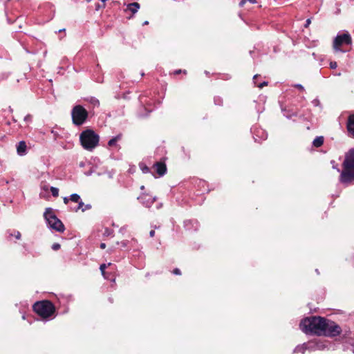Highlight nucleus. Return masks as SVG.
<instances>
[{
  "label": "nucleus",
  "mask_w": 354,
  "mask_h": 354,
  "mask_svg": "<svg viewBox=\"0 0 354 354\" xmlns=\"http://www.w3.org/2000/svg\"><path fill=\"white\" fill-rule=\"evenodd\" d=\"M326 318L320 316H310L301 319L299 327L306 334L322 335Z\"/></svg>",
  "instance_id": "obj_1"
},
{
  "label": "nucleus",
  "mask_w": 354,
  "mask_h": 354,
  "mask_svg": "<svg viewBox=\"0 0 354 354\" xmlns=\"http://www.w3.org/2000/svg\"><path fill=\"white\" fill-rule=\"evenodd\" d=\"M339 180L345 186L354 182V148L351 149L345 155Z\"/></svg>",
  "instance_id": "obj_2"
},
{
  "label": "nucleus",
  "mask_w": 354,
  "mask_h": 354,
  "mask_svg": "<svg viewBox=\"0 0 354 354\" xmlns=\"http://www.w3.org/2000/svg\"><path fill=\"white\" fill-rule=\"evenodd\" d=\"M32 309L43 319H48L55 313V307L49 300L36 301L32 306Z\"/></svg>",
  "instance_id": "obj_3"
},
{
  "label": "nucleus",
  "mask_w": 354,
  "mask_h": 354,
  "mask_svg": "<svg viewBox=\"0 0 354 354\" xmlns=\"http://www.w3.org/2000/svg\"><path fill=\"white\" fill-rule=\"evenodd\" d=\"M99 140V136L91 129L83 131L80 136L81 145L85 149L89 151L97 146Z\"/></svg>",
  "instance_id": "obj_4"
},
{
  "label": "nucleus",
  "mask_w": 354,
  "mask_h": 354,
  "mask_svg": "<svg viewBox=\"0 0 354 354\" xmlns=\"http://www.w3.org/2000/svg\"><path fill=\"white\" fill-rule=\"evenodd\" d=\"M44 217L50 228L59 232H63L65 230L64 225L53 212V209L50 207L46 209Z\"/></svg>",
  "instance_id": "obj_5"
},
{
  "label": "nucleus",
  "mask_w": 354,
  "mask_h": 354,
  "mask_svg": "<svg viewBox=\"0 0 354 354\" xmlns=\"http://www.w3.org/2000/svg\"><path fill=\"white\" fill-rule=\"evenodd\" d=\"M88 117V111L82 105H75L71 110L72 122L75 126L84 124Z\"/></svg>",
  "instance_id": "obj_6"
},
{
  "label": "nucleus",
  "mask_w": 354,
  "mask_h": 354,
  "mask_svg": "<svg viewBox=\"0 0 354 354\" xmlns=\"http://www.w3.org/2000/svg\"><path fill=\"white\" fill-rule=\"evenodd\" d=\"M342 333L341 327L335 322L326 318L325 326L322 335L334 337Z\"/></svg>",
  "instance_id": "obj_7"
},
{
  "label": "nucleus",
  "mask_w": 354,
  "mask_h": 354,
  "mask_svg": "<svg viewBox=\"0 0 354 354\" xmlns=\"http://www.w3.org/2000/svg\"><path fill=\"white\" fill-rule=\"evenodd\" d=\"M189 183L195 189L196 195H202L209 191L207 183L202 179L193 178Z\"/></svg>",
  "instance_id": "obj_8"
},
{
  "label": "nucleus",
  "mask_w": 354,
  "mask_h": 354,
  "mask_svg": "<svg viewBox=\"0 0 354 354\" xmlns=\"http://www.w3.org/2000/svg\"><path fill=\"white\" fill-rule=\"evenodd\" d=\"M352 43L351 35L348 32L338 34L333 41V48L335 50H340V46L343 44L349 45Z\"/></svg>",
  "instance_id": "obj_9"
},
{
  "label": "nucleus",
  "mask_w": 354,
  "mask_h": 354,
  "mask_svg": "<svg viewBox=\"0 0 354 354\" xmlns=\"http://www.w3.org/2000/svg\"><path fill=\"white\" fill-rule=\"evenodd\" d=\"M166 159V157H162L153 165L152 169H154V172H152V174L153 176H155L156 173L159 177H161L167 173Z\"/></svg>",
  "instance_id": "obj_10"
},
{
  "label": "nucleus",
  "mask_w": 354,
  "mask_h": 354,
  "mask_svg": "<svg viewBox=\"0 0 354 354\" xmlns=\"http://www.w3.org/2000/svg\"><path fill=\"white\" fill-rule=\"evenodd\" d=\"M251 133L253 135V138L255 142H260L261 140H265L268 138L266 131L261 127L253 126L251 128Z\"/></svg>",
  "instance_id": "obj_11"
},
{
  "label": "nucleus",
  "mask_w": 354,
  "mask_h": 354,
  "mask_svg": "<svg viewBox=\"0 0 354 354\" xmlns=\"http://www.w3.org/2000/svg\"><path fill=\"white\" fill-rule=\"evenodd\" d=\"M184 227L187 231L195 232L198 230L199 224L196 220L190 219L184 222Z\"/></svg>",
  "instance_id": "obj_12"
},
{
  "label": "nucleus",
  "mask_w": 354,
  "mask_h": 354,
  "mask_svg": "<svg viewBox=\"0 0 354 354\" xmlns=\"http://www.w3.org/2000/svg\"><path fill=\"white\" fill-rule=\"evenodd\" d=\"M346 129L350 137L354 138V113L348 117Z\"/></svg>",
  "instance_id": "obj_13"
},
{
  "label": "nucleus",
  "mask_w": 354,
  "mask_h": 354,
  "mask_svg": "<svg viewBox=\"0 0 354 354\" xmlns=\"http://www.w3.org/2000/svg\"><path fill=\"white\" fill-rule=\"evenodd\" d=\"M305 346H306V350L310 351L322 350L324 348V344L322 343L313 341L305 343Z\"/></svg>",
  "instance_id": "obj_14"
},
{
  "label": "nucleus",
  "mask_w": 354,
  "mask_h": 354,
  "mask_svg": "<svg viewBox=\"0 0 354 354\" xmlns=\"http://www.w3.org/2000/svg\"><path fill=\"white\" fill-rule=\"evenodd\" d=\"M138 200L140 201L145 206L150 207L154 202V198H152L150 196L147 194H142L139 197H138Z\"/></svg>",
  "instance_id": "obj_15"
},
{
  "label": "nucleus",
  "mask_w": 354,
  "mask_h": 354,
  "mask_svg": "<svg viewBox=\"0 0 354 354\" xmlns=\"http://www.w3.org/2000/svg\"><path fill=\"white\" fill-rule=\"evenodd\" d=\"M17 154L22 156L27 153V145L25 141H20L17 145Z\"/></svg>",
  "instance_id": "obj_16"
},
{
  "label": "nucleus",
  "mask_w": 354,
  "mask_h": 354,
  "mask_svg": "<svg viewBox=\"0 0 354 354\" xmlns=\"http://www.w3.org/2000/svg\"><path fill=\"white\" fill-rule=\"evenodd\" d=\"M122 134L119 133L118 135L113 137L108 142V146L110 147H113L117 145V142L120 140L122 139Z\"/></svg>",
  "instance_id": "obj_17"
},
{
  "label": "nucleus",
  "mask_w": 354,
  "mask_h": 354,
  "mask_svg": "<svg viewBox=\"0 0 354 354\" xmlns=\"http://www.w3.org/2000/svg\"><path fill=\"white\" fill-rule=\"evenodd\" d=\"M7 234H8L7 239L9 241H11L12 237L13 236L15 237L16 239H20L21 238V233L19 231L14 230L13 232H12L10 230H8L7 232Z\"/></svg>",
  "instance_id": "obj_18"
},
{
  "label": "nucleus",
  "mask_w": 354,
  "mask_h": 354,
  "mask_svg": "<svg viewBox=\"0 0 354 354\" xmlns=\"http://www.w3.org/2000/svg\"><path fill=\"white\" fill-rule=\"evenodd\" d=\"M127 8L133 14H135L140 8V4L137 2L131 3L127 6Z\"/></svg>",
  "instance_id": "obj_19"
},
{
  "label": "nucleus",
  "mask_w": 354,
  "mask_h": 354,
  "mask_svg": "<svg viewBox=\"0 0 354 354\" xmlns=\"http://www.w3.org/2000/svg\"><path fill=\"white\" fill-rule=\"evenodd\" d=\"M324 138L323 136H317L313 141V145L315 147H319L324 144Z\"/></svg>",
  "instance_id": "obj_20"
},
{
  "label": "nucleus",
  "mask_w": 354,
  "mask_h": 354,
  "mask_svg": "<svg viewBox=\"0 0 354 354\" xmlns=\"http://www.w3.org/2000/svg\"><path fill=\"white\" fill-rule=\"evenodd\" d=\"M139 168L140 169L143 174H148L151 172L150 168L144 162L139 163Z\"/></svg>",
  "instance_id": "obj_21"
},
{
  "label": "nucleus",
  "mask_w": 354,
  "mask_h": 354,
  "mask_svg": "<svg viewBox=\"0 0 354 354\" xmlns=\"http://www.w3.org/2000/svg\"><path fill=\"white\" fill-rule=\"evenodd\" d=\"M281 111L283 113V115L286 116L287 118H290L292 116H296L297 114L296 112L287 111L286 109H283L281 107Z\"/></svg>",
  "instance_id": "obj_22"
},
{
  "label": "nucleus",
  "mask_w": 354,
  "mask_h": 354,
  "mask_svg": "<svg viewBox=\"0 0 354 354\" xmlns=\"http://www.w3.org/2000/svg\"><path fill=\"white\" fill-rule=\"evenodd\" d=\"M306 351V346H305V343H304L301 345L297 346L294 349V353H301L304 354Z\"/></svg>",
  "instance_id": "obj_23"
},
{
  "label": "nucleus",
  "mask_w": 354,
  "mask_h": 354,
  "mask_svg": "<svg viewBox=\"0 0 354 354\" xmlns=\"http://www.w3.org/2000/svg\"><path fill=\"white\" fill-rule=\"evenodd\" d=\"M106 268V265L105 263H102L100 266V270L101 271L102 274L105 279H111L109 276H107L106 272H105V269Z\"/></svg>",
  "instance_id": "obj_24"
},
{
  "label": "nucleus",
  "mask_w": 354,
  "mask_h": 354,
  "mask_svg": "<svg viewBox=\"0 0 354 354\" xmlns=\"http://www.w3.org/2000/svg\"><path fill=\"white\" fill-rule=\"evenodd\" d=\"M70 200L74 203H77L81 200V198L79 194H73L70 196Z\"/></svg>",
  "instance_id": "obj_25"
},
{
  "label": "nucleus",
  "mask_w": 354,
  "mask_h": 354,
  "mask_svg": "<svg viewBox=\"0 0 354 354\" xmlns=\"http://www.w3.org/2000/svg\"><path fill=\"white\" fill-rule=\"evenodd\" d=\"M77 203H78L77 207L72 209V211L77 212H78V210H80V209L82 210V208H84V203L82 202V200H80Z\"/></svg>",
  "instance_id": "obj_26"
},
{
  "label": "nucleus",
  "mask_w": 354,
  "mask_h": 354,
  "mask_svg": "<svg viewBox=\"0 0 354 354\" xmlns=\"http://www.w3.org/2000/svg\"><path fill=\"white\" fill-rule=\"evenodd\" d=\"M214 102L216 105L221 106L223 104V99L219 96H216L214 98Z\"/></svg>",
  "instance_id": "obj_27"
},
{
  "label": "nucleus",
  "mask_w": 354,
  "mask_h": 354,
  "mask_svg": "<svg viewBox=\"0 0 354 354\" xmlns=\"http://www.w3.org/2000/svg\"><path fill=\"white\" fill-rule=\"evenodd\" d=\"M50 192L52 193V195L54 197H57L59 196V189H58V188L55 187H50Z\"/></svg>",
  "instance_id": "obj_28"
},
{
  "label": "nucleus",
  "mask_w": 354,
  "mask_h": 354,
  "mask_svg": "<svg viewBox=\"0 0 354 354\" xmlns=\"http://www.w3.org/2000/svg\"><path fill=\"white\" fill-rule=\"evenodd\" d=\"M312 104H313V106H319L320 107L321 109H322V104H321V102L319 101V100L318 98H315L314 99L313 101H312Z\"/></svg>",
  "instance_id": "obj_29"
},
{
  "label": "nucleus",
  "mask_w": 354,
  "mask_h": 354,
  "mask_svg": "<svg viewBox=\"0 0 354 354\" xmlns=\"http://www.w3.org/2000/svg\"><path fill=\"white\" fill-rule=\"evenodd\" d=\"M128 243H129V241H127V240H124V241H122L121 242H117V244L120 245L123 248H127L128 245Z\"/></svg>",
  "instance_id": "obj_30"
},
{
  "label": "nucleus",
  "mask_w": 354,
  "mask_h": 354,
  "mask_svg": "<svg viewBox=\"0 0 354 354\" xmlns=\"http://www.w3.org/2000/svg\"><path fill=\"white\" fill-rule=\"evenodd\" d=\"M247 1H249L250 3L254 4V3H257V1L256 0H241V2L239 3V6L241 7L243 6V5L245 3V2Z\"/></svg>",
  "instance_id": "obj_31"
},
{
  "label": "nucleus",
  "mask_w": 354,
  "mask_h": 354,
  "mask_svg": "<svg viewBox=\"0 0 354 354\" xmlns=\"http://www.w3.org/2000/svg\"><path fill=\"white\" fill-rule=\"evenodd\" d=\"M90 102L93 105V106H99L100 105V102L97 99L95 98V97H92L90 100Z\"/></svg>",
  "instance_id": "obj_32"
},
{
  "label": "nucleus",
  "mask_w": 354,
  "mask_h": 354,
  "mask_svg": "<svg viewBox=\"0 0 354 354\" xmlns=\"http://www.w3.org/2000/svg\"><path fill=\"white\" fill-rule=\"evenodd\" d=\"M60 244L57 243H55L52 245V247L51 248L53 250H58L59 248H60Z\"/></svg>",
  "instance_id": "obj_33"
},
{
  "label": "nucleus",
  "mask_w": 354,
  "mask_h": 354,
  "mask_svg": "<svg viewBox=\"0 0 354 354\" xmlns=\"http://www.w3.org/2000/svg\"><path fill=\"white\" fill-rule=\"evenodd\" d=\"M186 183L185 182H182L178 183V189H180V192H182V189H185Z\"/></svg>",
  "instance_id": "obj_34"
},
{
  "label": "nucleus",
  "mask_w": 354,
  "mask_h": 354,
  "mask_svg": "<svg viewBox=\"0 0 354 354\" xmlns=\"http://www.w3.org/2000/svg\"><path fill=\"white\" fill-rule=\"evenodd\" d=\"M105 8V3H102V5L100 3H97L95 5V10H97V11H98L101 8Z\"/></svg>",
  "instance_id": "obj_35"
},
{
  "label": "nucleus",
  "mask_w": 354,
  "mask_h": 354,
  "mask_svg": "<svg viewBox=\"0 0 354 354\" xmlns=\"http://www.w3.org/2000/svg\"><path fill=\"white\" fill-rule=\"evenodd\" d=\"M111 233H112V230H110V229H109V228H107V227H106V228H105V230H104V235H105V236H109V235H111Z\"/></svg>",
  "instance_id": "obj_36"
},
{
  "label": "nucleus",
  "mask_w": 354,
  "mask_h": 354,
  "mask_svg": "<svg viewBox=\"0 0 354 354\" xmlns=\"http://www.w3.org/2000/svg\"><path fill=\"white\" fill-rule=\"evenodd\" d=\"M337 67V64L336 62H330V68L332 69H335Z\"/></svg>",
  "instance_id": "obj_37"
},
{
  "label": "nucleus",
  "mask_w": 354,
  "mask_h": 354,
  "mask_svg": "<svg viewBox=\"0 0 354 354\" xmlns=\"http://www.w3.org/2000/svg\"><path fill=\"white\" fill-rule=\"evenodd\" d=\"M91 208V205L87 204L84 205V208H82V212H85L86 210L90 209Z\"/></svg>",
  "instance_id": "obj_38"
},
{
  "label": "nucleus",
  "mask_w": 354,
  "mask_h": 354,
  "mask_svg": "<svg viewBox=\"0 0 354 354\" xmlns=\"http://www.w3.org/2000/svg\"><path fill=\"white\" fill-rule=\"evenodd\" d=\"M32 120V115L30 114H28L24 118V121L26 122H30Z\"/></svg>",
  "instance_id": "obj_39"
},
{
  "label": "nucleus",
  "mask_w": 354,
  "mask_h": 354,
  "mask_svg": "<svg viewBox=\"0 0 354 354\" xmlns=\"http://www.w3.org/2000/svg\"><path fill=\"white\" fill-rule=\"evenodd\" d=\"M267 85H268V82H263L262 83H260L259 84H257V86L260 88H262L263 87H264L265 86H267Z\"/></svg>",
  "instance_id": "obj_40"
},
{
  "label": "nucleus",
  "mask_w": 354,
  "mask_h": 354,
  "mask_svg": "<svg viewBox=\"0 0 354 354\" xmlns=\"http://www.w3.org/2000/svg\"><path fill=\"white\" fill-rule=\"evenodd\" d=\"M295 86L296 88H297L298 89H299L300 91H304V86L301 84H297L295 85Z\"/></svg>",
  "instance_id": "obj_41"
},
{
  "label": "nucleus",
  "mask_w": 354,
  "mask_h": 354,
  "mask_svg": "<svg viewBox=\"0 0 354 354\" xmlns=\"http://www.w3.org/2000/svg\"><path fill=\"white\" fill-rule=\"evenodd\" d=\"M311 23V19H308L306 21V23L304 24V27L305 28H307L308 27V26Z\"/></svg>",
  "instance_id": "obj_42"
},
{
  "label": "nucleus",
  "mask_w": 354,
  "mask_h": 354,
  "mask_svg": "<svg viewBox=\"0 0 354 354\" xmlns=\"http://www.w3.org/2000/svg\"><path fill=\"white\" fill-rule=\"evenodd\" d=\"M63 201H64V203L65 204H68V202H69V201H71V200H70V198H68V197H64V198H63Z\"/></svg>",
  "instance_id": "obj_43"
},
{
  "label": "nucleus",
  "mask_w": 354,
  "mask_h": 354,
  "mask_svg": "<svg viewBox=\"0 0 354 354\" xmlns=\"http://www.w3.org/2000/svg\"><path fill=\"white\" fill-rule=\"evenodd\" d=\"M155 235V230H151L150 232H149V236L150 237H153Z\"/></svg>",
  "instance_id": "obj_44"
},
{
  "label": "nucleus",
  "mask_w": 354,
  "mask_h": 354,
  "mask_svg": "<svg viewBox=\"0 0 354 354\" xmlns=\"http://www.w3.org/2000/svg\"><path fill=\"white\" fill-rule=\"evenodd\" d=\"M42 189H44V191H48V185H44L41 187Z\"/></svg>",
  "instance_id": "obj_45"
},
{
  "label": "nucleus",
  "mask_w": 354,
  "mask_h": 354,
  "mask_svg": "<svg viewBox=\"0 0 354 354\" xmlns=\"http://www.w3.org/2000/svg\"><path fill=\"white\" fill-rule=\"evenodd\" d=\"M100 247L101 249H105L106 244L104 243H101Z\"/></svg>",
  "instance_id": "obj_46"
},
{
  "label": "nucleus",
  "mask_w": 354,
  "mask_h": 354,
  "mask_svg": "<svg viewBox=\"0 0 354 354\" xmlns=\"http://www.w3.org/2000/svg\"><path fill=\"white\" fill-rule=\"evenodd\" d=\"M258 77V75H255L254 77H253V80H254V82L255 84H257V82H256V79Z\"/></svg>",
  "instance_id": "obj_47"
},
{
  "label": "nucleus",
  "mask_w": 354,
  "mask_h": 354,
  "mask_svg": "<svg viewBox=\"0 0 354 354\" xmlns=\"http://www.w3.org/2000/svg\"><path fill=\"white\" fill-rule=\"evenodd\" d=\"M172 273L174 274H177V268H174L173 270H172Z\"/></svg>",
  "instance_id": "obj_48"
},
{
  "label": "nucleus",
  "mask_w": 354,
  "mask_h": 354,
  "mask_svg": "<svg viewBox=\"0 0 354 354\" xmlns=\"http://www.w3.org/2000/svg\"><path fill=\"white\" fill-rule=\"evenodd\" d=\"M160 151L161 152H164V149H163V148L158 147V148L157 149V151Z\"/></svg>",
  "instance_id": "obj_49"
},
{
  "label": "nucleus",
  "mask_w": 354,
  "mask_h": 354,
  "mask_svg": "<svg viewBox=\"0 0 354 354\" xmlns=\"http://www.w3.org/2000/svg\"><path fill=\"white\" fill-rule=\"evenodd\" d=\"M149 24V22L147 21H145L144 23H143V25H147Z\"/></svg>",
  "instance_id": "obj_50"
},
{
  "label": "nucleus",
  "mask_w": 354,
  "mask_h": 354,
  "mask_svg": "<svg viewBox=\"0 0 354 354\" xmlns=\"http://www.w3.org/2000/svg\"><path fill=\"white\" fill-rule=\"evenodd\" d=\"M315 272H316L318 274H319V270H318V269H316V270H315Z\"/></svg>",
  "instance_id": "obj_51"
},
{
  "label": "nucleus",
  "mask_w": 354,
  "mask_h": 354,
  "mask_svg": "<svg viewBox=\"0 0 354 354\" xmlns=\"http://www.w3.org/2000/svg\"><path fill=\"white\" fill-rule=\"evenodd\" d=\"M107 0H101V1L102 2V3H105V2Z\"/></svg>",
  "instance_id": "obj_52"
},
{
  "label": "nucleus",
  "mask_w": 354,
  "mask_h": 354,
  "mask_svg": "<svg viewBox=\"0 0 354 354\" xmlns=\"http://www.w3.org/2000/svg\"><path fill=\"white\" fill-rule=\"evenodd\" d=\"M181 72H182V71H181V70H180V69H178V75H179V74H180V73H181Z\"/></svg>",
  "instance_id": "obj_53"
},
{
  "label": "nucleus",
  "mask_w": 354,
  "mask_h": 354,
  "mask_svg": "<svg viewBox=\"0 0 354 354\" xmlns=\"http://www.w3.org/2000/svg\"><path fill=\"white\" fill-rule=\"evenodd\" d=\"M173 73H174V75H176V74H177V71H176H176H174L173 72Z\"/></svg>",
  "instance_id": "obj_54"
},
{
  "label": "nucleus",
  "mask_w": 354,
  "mask_h": 354,
  "mask_svg": "<svg viewBox=\"0 0 354 354\" xmlns=\"http://www.w3.org/2000/svg\"><path fill=\"white\" fill-rule=\"evenodd\" d=\"M140 189H145V186H144V185H142V186L140 187Z\"/></svg>",
  "instance_id": "obj_55"
},
{
  "label": "nucleus",
  "mask_w": 354,
  "mask_h": 354,
  "mask_svg": "<svg viewBox=\"0 0 354 354\" xmlns=\"http://www.w3.org/2000/svg\"><path fill=\"white\" fill-rule=\"evenodd\" d=\"M178 275L181 274L180 270L179 269H178Z\"/></svg>",
  "instance_id": "obj_56"
},
{
  "label": "nucleus",
  "mask_w": 354,
  "mask_h": 354,
  "mask_svg": "<svg viewBox=\"0 0 354 354\" xmlns=\"http://www.w3.org/2000/svg\"><path fill=\"white\" fill-rule=\"evenodd\" d=\"M64 30H65L64 29L59 30V32H63V31H64Z\"/></svg>",
  "instance_id": "obj_57"
},
{
  "label": "nucleus",
  "mask_w": 354,
  "mask_h": 354,
  "mask_svg": "<svg viewBox=\"0 0 354 354\" xmlns=\"http://www.w3.org/2000/svg\"><path fill=\"white\" fill-rule=\"evenodd\" d=\"M64 30H65L64 29L59 30V32H63V31H64Z\"/></svg>",
  "instance_id": "obj_58"
},
{
  "label": "nucleus",
  "mask_w": 354,
  "mask_h": 354,
  "mask_svg": "<svg viewBox=\"0 0 354 354\" xmlns=\"http://www.w3.org/2000/svg\"><path fill=\"white\" fill-rule=\"evenodd\" d=\"M145 75V73H141V76H144Z\"/></svg>",
  "instance_id": "obj_59"
},
{
  "label": "nucleus",
  "mask_w": 354,
  "mask_h": 354,
  "mask_svg": "<svg viewBox=\"0 0 354 354\" xmlns=\"http://www.w3.org/2000/svg\"><path fill=\"white\" fill-rule=\"evenodd\" d=\"M10 111L12 112V109L10 107Z\"/></svg>",
  "instance_id": "obj_60"
}]
</instances>
